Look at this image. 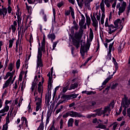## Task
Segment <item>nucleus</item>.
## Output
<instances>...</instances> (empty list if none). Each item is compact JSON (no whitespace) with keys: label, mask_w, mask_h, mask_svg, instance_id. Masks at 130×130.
<instances>
[{"label":"nucleus","mask_w":130,"mask_h":130,"mask_svg":"<svg viewBox=\"0 0 130 130\" xmlns=\"http://www.w3.org/2000/svg\"><path fill=\"white\" fill-rule=\"evenodd\" d=\"M39 48L37 55V70L36 71V76L35 79H34V82L32 84L31 87V92H34L35 90V87L36 86V84L38 83V81L40 80L41 77V73H40V68H38V67H42V51L43 52H45V38H43L42 42V48L40 49V43H39ZM42 50V51H41Z\"/></svg>","instance_id":"f257e3e1"},{"label":"nucleus","mask_w":130,"mask_h":130,"mask_svg":"<svg viewBox=\"0 0 130 130\" xmlns=\"http://www.w3.org/2000/svg\"><path fill=\"white\" fill-rule=\"evenodd\" d=\"M93 38H94V33L93 32V30L92 28L89 29V41H87L86 44L84 46H82L80 49V53L81 56L84 58V56H85V54L88 52L89 49H90V46H91V42H92V40H93Z\"/></svg>","instance_id":"f03ea898"},{"label":"nucleus","mask_w":130,"mask_h":130,"mask_svg":"<svg viewBox=\"0 0 130 130\" xmlns=\"http://www.w3.org/2000/svg\"><path fill=\"white\" fill-rule=\"evenodd\" d=\"M13 9L11 7V5L9 4L8 2V7H4V6H2V8H0V17H2L3 19L7 18L8 17V14L9 15H13Z\"/></svg>","instance_id":"7ed1b4c3"},{"label":"nucleus","mask_w":130,"mask_h":130,"mask_svg":"<svg viewBox=\"0 0 130 130\" xmlns=\"http://www.w3.org/2000/svg\"><path fill=\"white\" fill-rule=\"evenodd\" d=\"M108 111V112H110V108L109 107V106H107L103 109H100L96 110L95 111H94V112H96V114H92L91 115L93 117H95L96 115H99V116H100L102 115V114H105V113H106Z\"/></svg>","instance_id":"20e7f679"},{"label":"nucleus","mask_w":130,"mask_h":130,"mask_svg":"<svg viewBox=\"0 0 130 130\" xmlns=\"http://www.w3.org/2000/svg\"><path fill=\"white\" fill-rule=\"evenodd\" d=\"M69 116H71V117H82V115L77 112L71 111L66 113L63 115L64 118H67V117H69Z\"/></svg>","instance_id":"39448f33"},{"label":"nucleus","mask_w":130,"mask_h":130,"mask_svg":"<svg viewBox=\"0 0 130 130\" xmlns=\"http://www.w3.org/2000/svg\"><path fill=\"white\" fill-rule=\"evenodd\" d=\"M124 23V18H122L121 19H118L116 20L114 24L115 26L118 29V28H120V31H121L123 28V23Z\"/></svg>","instance_id":"423d86ee"},{"label":"nucleus","mask_w":130,"mask_h":130,"mask_svg":"<svg viewBox=\"0 0 130 130\" xmlns=\"http://www.w3.org/2000/svg\"><path fill=\"white\" fill-rule=\"evenodd\" d=\"M117 9H119L118 15L120 16L124 11H125V8H126V3L123 2L121 5L120 3H118L116 6Z\"/></svg>","instance_id":"0eeeda50"},{"label":"nucleus","mask_w":130,"mask_h":130,"mask_svg":"<svg viewBox=\"0 0 130 130\" xmlns=\"http://www.w3.org/2000/svg\"><path fill=\"white\" fill-rule=\"evenodd\" d=\"M13 104H14V110L13 112L14 115L17 114V112H18V110H19V108L21 106L22 104V101H19V103L18 104V99H16L13 103Z\"/></svg>","instance_id":"6e6552de"},{"label":"nucleus","mask_w":130,"mask_h":130,"mask_svg":"<svg viewBox=\"0 0 130 130\" xmlns=\"http://www.w3.org/2000/svg\"><path fill=\"white\" fill-rule=\"evenodd\" d=\"M80 14L81 15V18L79 19V25L80 27V28H82L84 29H87V27L86 26V24L85 25V22L86 21V18H85V16L81 12H80Z\"/></svg>","instance_id":"1a4fd4ad"},{"label":"nucleus","mask_w":130,"mask_h":130,"mask_svg":"<svg viewBox=\"0 0 130 130\" xmlns=\"http://www.w3.org/2000/svg\"><path fill=\"white\" fill-rule=\"evenodd\" d=\"M35 101L36 102V111L41 110L42 105V100L40 98L36 97Z\"/></svg>","instance_id":"9d476101"},{"label":"nucleus","mask_w":130,"mask_h":130,"mask_svg":"<svg viewBox=\"0 0 130 130\" xmlns=\"http://www.w3.org/2000/svg\"><path fill=\"white\" fill-rule=\"evenodd\" d=\"M130 104V100H128V98L126 97V95H124V98L122 99L121 105L123 107L126 108L128 107V105Z\"/></svg>","instance_id":"9b49d317"},{"label":"nucleus","mask_w":130,"mask_h":130,"mask_svg":"<svg viewBox=\"0 0 130 130\" xmlns=\"http://www.w3.org/2000/svg\"><path fill=\"white\" fill-rule=\"evenodd\" d=\"M113 44H114V42L110 43L109 46V50L107 55V59H108V60H110L111 59V51H112V50L113 51L114 50Z\"/></svg>","instance_id":"f8f14e48"},{"label":"nucleus","mask_w":130,"mask_h":130,"mask_svg":"<svg viewBox=\"0 0 130 130\" xmlns=\"http://www.w3.org/2000/svg\"><path fill=\"white\" fill-rule=\"evenodd\" d=\"M10 109V107L8 105H5L4 108L0 110V119L2 120V116H5L8 111H9Z\"/></svg>","instance_id":"ddd939ff"},{"label":"nucleus","mask_w":130,"mask_h":130,"mask_svg":"<svg viewBox=\"0 0 130 130\" xmlns=\"http://www.w3.org/2000/svg\"><path fill=\"white\" fill-rule=\"evenodd\" d=\"M47 76L49 77L48 89L49 92H51L52 90V76L50 75V72L48 73Z\"/></svg>","instance_id":"4468645a"},{"label":"nucleus","mask_w":130,"mask_h":130,"mask_svg":"<svg viewBox=\"0 0 130 130\" xmlns=\"http://www.w3.org/2000/svg\"><path fill=\"white\" fill-rule=\"evenodd\" d=\"M43 83H44V78L42 77L41 82H40L38 84V91L40 94H41V96H42V92L43 91Z\"/></svg>","instance_id":"2eb2a0df"},{"label":"nucleus","mask_w":130,"mask_h":130,"mask_svg":"<svg viewBox=\"0 0 130 130\" xmlns=\"http://www.w3.org/2000/svg\"><path fill=\"white\" fill-rule=\"evenodd\" d=\"M72 82H75L74 84H72L70 87L69 88V90H73L74 89H76L77 87H78V83H79V80L77 78H75L72 80Z\"/></svg>","instance_id":"dca6fc26"},{"label":"nucleus","mask_w":130,"mask_h":130,"mask_svg":"<svg viewBox=\"0 0 130 130\" xmlns=\"http://www.w3.org/2000/svg\"><path fill=\"white\" fill-rule=\"evenodd\" d=\"M14 74H15V71H13L12 72H7L4 78V80H7V79L10 77L8 80L12 81V80H13V77H14Z\"/></svg>","instance_id":"f3484780"},{"label":"nucleus","mask_w":130,"mask_h":130,"mask_svg":"<svg viewBox=\"0 0 130 130\" xmlns=\"http://www.w3.org/2000/svg\"><path fill=\"white\" fill-rule=\"evenodd\" d=\"M118 29V28L115 25L114 26L113 24H111L108 27V33L109 34H112V33H114Z\"/></svg>","instance_id":"a211bd4d"},{"label":"nucleus","mask_w":130,"mask_h":130,"mask_svg":"<svg viewBox=\"0 0 130 130\" xmlns=\"http://www.w3.org/2000/svg\"><path fill=\"white\" fill-rule=\"evenodd\" d=\"M83 33H84V29L83 28L80 26V29L79 30V33L75 34V37L76 39H81L82 36H83Z\"/></svg>","instance_id":"6ab92c4d"},{"label":"nucleus","mask_w":130,"mask_h":130,"mask_svg":"<svg viewBox=\"0 0 130 130\" xmlns=\"http://www.w3.org/2000/svg\"><path fill=\"white\" fill-rule=\"evenodd\" d=\"M16 15L17 16L18 19V30H19V29H20V24H21V21L22 20V19L20 18V17H21V12H20L19 9H18L17 10Z\"/></svg>","instance_id":"aec40b11"},{"label":"nucleus","mask_w":130,"mask_h":130,"mask_svg":"<svg viewBox=\"0 0 130 130\" xmlns=\"http://www.w3.org/2000/svg\"><path fill=\"white\" fill-rule=\"evenodd\" d=\"M91 21H92V26H93L95 29L98 28V21L96 19V17L94 15L91 16Z\"/></svg>","instance_id":"412c9836"},{"label":"nucleus","mask_w":130,"mask_h":130,"mask_svg":"<svg viewBox=\"0 0 130 130\" xmlns=\"http://www.w3.org/2000/svg\"><path fill=\"white\" fill-rule=\"evenodd\" d=\"M21 124L19 125V127H20V128L23 127V125H25L26 127H28V121H27V119L26 118L22 117L21 118Z\"/></svg>","instance_id":"4be33fe9"},{"label":"nucleus","mask_w":130,"mask_h":130,"mask_svg":"<svg viewBox=\"0 0 130 130\" xmlns=\"http://www.w3.org/2000/svg\"><path fill=\"white\" fill-rule=\"evenodd\" d=\"M10 123V115L8 114L6 117V123L3 125L2 130H8V124Z\"/></svg>","instance_id":"5701e85b"},{"label":"nucleus","mask_w":130,"mask_h":130,"mask_svg":"<svg viewBox=\"0 0 130 130\" xmlns=\"http://www.w3.org/2000/svg\"><path fill=\"white\" fill-rule=\"evenodd\" d=\"M17 27H18V23H17V21H14L13 23L11 25V27L10 29H12V33H15L16 32V30H17Z\"/></svg>","instance_id":"b1692460"},{"label":"nucleus","mask_w":130,"mask_h":130,"mask_svg":"<svg viewBox=\"0 0 130 130\" xmlns=\"http://www.w3.org/2000/svg\"><path fill=\"white\" fill-rule=\"evenodd\" d=\"M44 112L43 111L42 114V116H41L42 122H41V123L40 124V125H39L37 130H43V129H44V124L43 123V118H44L43 113H44Z\"/></svg>","instance_id":"393cba45"},{"label":"nucleus","mask_w":130,"mask_h":130,"mask_svg":"<svg viewBox=\"0 0 130 130\" xmlns=\"http://www.w3.org/2000/svg\"><path fill=\"white\" fill-rule=\"evenodd\" d=\"M12 81L11 80H7L5 83L3 84V89H6L8 88L9 85H12Z\"/></svg>","instance_id":"a878e982"},{"label":"nucleus","mask_w":130,"mask_h":130,"mask_svg":"<svg viewBox=\"0 0 130 130\" xmlns=\"http://www.w3.org/2000/svg\"><path fill=\"white\" fill-rule=\"evenodd\" d=\"M73 25L71 27L72 30L75 29L76 31H78V30H79V25L77 23V22H76V20L73 21Z\"/></svg>","instance_id":"bb28decb"},{"label":"nucleus","mask_w":130,"mask_h":130,"mask_svg":"<svg viewBox=\"0 0 130 130\" xmlns=\"http://www.w3.org/2000/svg\"><path fill=\"white\" fill-rule=\"evenodd\" d=\"M86 23L84 24V25H86V27L87 25L88 27L89 28L90 25H91V18L89 16H86Z\"/></svg>","instance_id":"cd10ccee"},{"label":"nucleus","mask_w":130,"mask_h":130,"mask_svg":"<svg viewBox=\"0 0 130 130\" xmlns=\"http://www.w3.org/2000/svg\"><path fill=\"white\" fill-rule=\"evenodd\" d=\"M48 38H49V39H50L51 40L52 42H53V40L55 39V35H54V34H49L48 35Z\"/></svg>","instance_id":"c85d7f7f"},{"label":"nucleus","mask_w":130,"mask_h":130,"mask_svg":"<svg viewBox=\"0 0 130 130\" xmlns=\"http://www.w3.org/2000/svg\"><path fill=\"white\" fill-rule=\"evenodd\" d=\"M101 9L102 10V11L103 12V13H105V7L104 6V2H103V1H102L101 4Z\"/></svg>","instance_id":"c756f323"},{"label":"nucleus","mask_w":130,"mask_h":130,"mask_svg":"<svg viewBox=\"0 0 130 130\" xmlns=\"http://www.w3.org/2000/svg\"><path fill=\"white\" fill-rule=\"evenodd\" d=\"M64 101H66V97L63 96H61V100H59L57 103L58 105H59V104H62Z\"/></svg>","instance_id":"7c9ffc66"},{"label":"nucleus","mask_w":130,"mask_h":130,"mask_svg":"<svg viewBox=\"0 0 130 130\" xmlns=\"http://www.w3.org/2000/svg\"><path fill=\"white\" fill-rule=\"evenodd\" d=\"M27 111L28 113H31L32 111H33V109H32V107L30 103L28 104V106L27 108Z\"/></svg>","instance_id":"2f4dec72"},{"label":"nucleus","mask_w":130,"mask_h":130,"mask_svg":"<svg viewBox=\"0 0 130 130\" xmlns=\"http://www.w3.org/2000/svg\"><path fill=\"white\" fill-rule=\"evenodd\" d=\"M70 10H71V14L73 19H75V12L74 11V9H73L72 7H70Z\"/></svg>","instance_id":"473e14b6"},{"label":"nucleus","mask_w":130,"mask_h":130,"mask_svg":"<svg viewBox=\"0 0 130 130\" xmlns=\"http://www.w3.org/2000/svg\"><path fill=\"white\" fill-rule=\"evenodd\" d=\"M73 122H74V119L71 118L68 121V126H73Z\"/></svg>","instance_id":"72a5a7b5"},{"label":"nucleus","mask_w":130,"mask_h":130,"mask_svg":"<svg viewBox=\"0 0 130 130\" xmlns=\"http://www.w3.org/2000/svg\"><path fill=\"white\" fill-rule=\"evenodd\" d=\"M9 48H12V47H13V44L14 43V38H13L12 39H11L9 41Z\"/></svg>","instance_id":"f704fd0d"},{"label":"nucleus","mask_w":130,"mask_h":130,"mask_svg":"<svg viewBox=\"0 0 130 130\" xmlns=\"http://www.w3.org/2000/svg\"><path fill=\"white\" fill-rule=\"evenodd\" d=\"M111 79V77H108L105 79V80L103 82L102 85H106L107 83H108V81H110Z\"/></svg>","instance_id":"c9c22d12"},{"label":"nucleus","mask_w":130,"mask_h":130,"mask_svg":"<svg viewBox=\"0 0 130 130\" xmlns=\"http://www.w3.org/2000/svg\"><path fill=\"white\" fill-rule=\"evenodd\" d=\"M104 3L107 8H109L110 7V2H109V0H105Z\"/></svg>","instance_id":"e433bc0d"},{"label":"nucleus","mask_w":130,"mask_h":130,"mask_svg":"<svg viewBox=\"0 0 130 130\" xmlns=\"http://www.w3.org/2000/svg\"><path fill=\"white\" fill-rule=\"evenodd\" d=\"M20 61V59L17 60V61H16V66L17 70H19V69H20V66L21 65V62Z\"/></svg>","instance_id":"4c0bfd02"},{"label":"nucleus","mask_w":130,"mask_h":130,"mask_svg":"<svg viewBox=\"0 0 130 130\" xmlns=\"http://www.w3.org/2000/svg\"><path fill=\"white\" fill-rule=\"evenodd\" d=\"M14 68V64L13 63H11L9 64L8 67V70L10 72H12L13 71V68Z\"/></svg>","instance_id":"58836bf2"},{"label":"nucleus","mask_w":130,"mask_h":130,"mask_svg":"<svg viewBox=\"0 0 130 130\" xmlns=\"http://www.w3.org/2000/svg\"><path fill=\"white\" fill-rule=\"evenodd\" d=\"M17 89H18V84H17V82H15L14 85H13V91L15 92L17 90Z\"/></svg>","instance_id":"ea45409f"},{"label":"nucleus","mask_w":130,"mask_h":130,"mask_svg":"<svg viewBox=\"0 0 130 130\" xmlns=\"http://www.w3.org/2000/svg\"><path fill=\"white\" fill-rule=\"evenodd\" d=\"M113 125V130L116 129V128L117 127V125H118V124H117L116 122H114L112 124Z\"/></svg>","instance_id":"a19ab883"},{"label":"nucleus","mask_w":130,"mask_h":130,"mask_svg":"<svg viewBox=\"0 0 130 130\" xmlns=\"http://www.w3.org/2000/svg\"><path fill=\"white\" fill-rule=\"evenodd\" d=\"M7 93H8V90L7 89H5V91H4V92L2 95L1 99H4V97H5V96H7Z\"/></svg>","instance_id":"79ce46f5"},{"label":"nucleus","mask_w":130,"mask_h":130,"mask_svg":"<svg viewBox=\"0 0 130 130\" xmlns=\"http://www.w3.org/2000/svg\"><path fill=\"white\" fill-rule=\"evenodd\" d=\"M60 123V128L61 129L63 127V121L62 119H61L59 122Z\"/></svg>","instance_id":"37998d69"},{"label":"nucleus","mask_w":130,"mask_h":130,"mask_svg":"<svg viewBox=\"0 0 130 130\" xmlns=\"http://www.w3.org/2000/svg\"><path fill=\"white\" fill-rule=\"evenodd\" d=\"M74 45H75L76 48H79V47H80V42L76 41L74 43Z\"/></svg>","instance_id":"c03bdc74"},{"label":"nucleus","mask_w":130,"mask_h":130,"mask_svg":"<svg viewBox=\"0 0 130 130\" xmlns=\"http://www.w3.org/2000/svg\"><path fill=\"white\" fill-rule=\"evenodd\" d=\"M62 109H63V106H61L60 108L56 110V112L57 114L59 113V112H60V111H61Z\"/></svg>","instance_id":"a18cd8bd"},{"label":"nucleus","mask_w":130,"mask_h":130,"mask_svg":"<svg viewBox=\"0 0 130 130\" xmlns=\"http://www.w3.org/2000/svg\"><path fill=\"white\" fill-rule=\"evenodd\" d=\"M92 58V57H89L87 58V59L85 61V62L83 63V66H86L88 62L90 61V60Z\"/></svg>","instance_id":"49530a36"},{"label":"nucleus","mask_w":130,"mask_h":130,"mask_svg":"<svg viewBox=\"0 0 130 130\" xmlns=\"http://www.w3.org/2000/svg\"><path fill=\"white\" fill-rule=\"evenodd\" d=\"M51 94L50 93H48V94H47L46 95V100H50L51 99Z\"/></svg>","instance_id":"de8ad7c7"},{"label":"nucleus","mask_w":130,"mask_h":130,"mask_svg":"<svg viewBox=\"0 0 130 130\" xmlns=\"http://www.w3.org/2000/svg\"><path fill=\"white\" fill-rule=\"evenodd\" d=\"M56 45H57V42H53V49L52 50H54V49L56 47Z\"/></svg>","instance_id":"09e8293b"},{"label":"nucleus","mask_w":130,"mask_h":130,"mask_svg":"<svg viewBox=\"0 0 130 130\" xmlns=\"http://www.w3.org/2000/svg\"><path fill=\"white\" fill-rule=\"evenodd\" d=\"M9 58H8V56H7L6 60L5 61V68H6L7 67L8 64L9 63Z\"/></svg>","instance_id":"8fccbe9b"},{"label":"nucleus","mask_w":130,"mask_h":130,"mask_svg":"<svg viewBox=\"0 0 130 130\" xmlns=\"http://www.w3.org/2000/svg\"><path fill=\"white\" fill-rule=\"evenodd\" d=\"M25 6L26 7V10L28 11V12H29L30 11V9H32V7H31L30 6H28V4H27V3H25Z\"/></svg>","instance_id":"3c124183"},{"label":"nucleus","mask_w":130,"mask_h":130,"mask_svg":"<svg viewBox=\"0 0 130 130\" xmlns=\"http://www.w3.org/2000/svg\"><path fill=\"white\" fill-rule=\"evenodd\" d=\"M114 64L115 66L116 71H117V70L118 69V63H117V62L116 61L114 62Z\"/></svg>","instance_id":"603ef678"},{"label":"nucleus","mask_w":130,"mask_h":130,"mask_svg":"<svg viewBox=\"0 0 130 130\" xmlns=\"http://www.w3.org/2000/svg\"><path fill=\"white\" fill-rule=\"evenodd\" d=\"M3 103H4V99H0V108H2L3 107Z\"/></svg>","instance_id":"864d4df0"},{"label":"nucleus","mask_w":130,"mask_h":130,"mask_svg":"<svg viewBox=\"0 0 130 130\" xmlns=\"http://www.w3.org/2000/svg\"><path fill=\"white\" fill-rule=\"evenodd\" d=\"M28 4H35L36 3V0H27Z\"/></svg>","instance_id":"5fc2aeb1"},{"label":"nucleus","mask_w":130,"mask_h":130,"mask_svg":"<svg viewBox=\"0 0 130 130\" xmlns=\"http://www.w3.org/2000/svg\"><path fill=\"white\" fill-rule=\"evenodd\" d=\"M63 24H59V23H58V25H57V26H58V27H56L57 28H56V33H57V32H58V31H59V27H60L61 26H62Z\"/></svg>","instance_id":"6e6d98bb"},{"label":"nucleus","mask_w":130,"mask_h":130,"mask_svg":"<svg viewBox=\"0 0 130 130\" xmlns=\"http://www.w3.org/2000/svg\"><path fill=\"white\" fill-rule=\"evenodd\" d=\"M93 94H95V93H94V92H93L92 91H86L87 95H92Z\"/></svg>","instance_id":"4d7b16f0"},{"label":"nucleus","mask_w":130,"mask_h":130,"mask_svg":"<svg viewBox=\"0 0 130 130\" xmlns=\"http://www.w3.org/2000/svg\"><path fill=\"white\" fill-rule=\"evenodd\" d=\"M118 86V84L117 83H115V84H113V85H112L111 88V89H115Z\"/></svg>","instance_id":"13d9d810"},{"label":"nucleus","mask_w":130,"mask_h":130,"mask_svg":"<svg viewBox=\"0 0 130 130\" xmlns=\"http://www.w3.org/2000/svg\"><path fill=\"white\" fill-rule=\"evenodd\" d=\"M105 27H109L110 25H109V24H108V19L107 18L105 23Z\"/></svg>","instance_id":"bf43d9fd"},{"label":"nucleus","mask_w":130,"mask_h":130,"mask_svg":"<svg viewBox=\"0 0 130 130\" xmlns=\"http://www.w3.org/2000/svg\"><path fill=\"white\" fill-rule=\"evenodd\" d=\"M51 50V47L48 46V45H47V52L48 53Z\"/></svg>","instance_id":"052dcab7"},{"label":"nucleus","mask_w":130,"mask_h":130,"mask_svg":"<svg viewBox=\"0 0 130 130\" xmlns=\"http://www.w3.org/2000/svg\"><path fill=\"white\" fill-rule=\"evenodd\" d=\"M62 6H63V3L60 2V3H59L58 4H57V7L58 8H61V7H62Z\"/></svg>","instance_id":"680f3d73"},{"label":"nucleus","mask_w":130,"mask_h":130,"mask_svg":"<svg viewBox=\"0 0 130 130\" xmlns=\"http://www.w3.org/2000/svg\"><path fill=\"white\" fill-rule=\"evenodd\" d=\"M4 45V42L3 41H0V52L2 51V46Z\"/></svg>","instance_id":"e2e57ef3"},{"label":"nucleus","mask_w":130,"mask_h":130,"mask_svg":"<svg viewBox=\"0 0 130 130\" xmlns=\"http://www.w3.org/2000/svg\"><path fill=\"white\" fill-rule=\"evenodd\" d=\"M10 103H12V100L11 101L6 100L5 101V105H8V104H10Z\"/></svg>","instance_id":"0e129e2a"},{"label":"nucleus","mask_w":130,"mask_h":130,"mask_svg":"<svg viewBox=\"0 0 130 130\" xmlns=\"http://www.w3.org/2000/svg\"><path fill=\"white\" fill-rule=\"evenodd\" d=\"M69 88H68V86H66V87H64L63 88V93H66L68 90H69Z\"/></svg>","instance_id":"69168bd1"},{"label":"nucleus","mask_w":130,"mask_h":130,"mask_svg":"<svg viewBox=\"0 0 130 130\" xmlns=\"http://www.w3.org/2000/svg\"><path fill=\"white\" fill-rule=\"evenodd\" d=\"M74 50H75V48L72 47L71 48V53H72L73 56H75V54H74Z\"/></svg>","instance_id":"338daca9"},{"label":"nucleus","mask_w":130,"mask_h":130,"mask_svg":"<svg viewBox=\"0 0 130 130\" xmlns=\"http://www.w3.org/2000/svg\"><path fill=\"white\" fill-rule=\"evenodd\" d=\"M91 106H95L96 105V102L95 101H92L90 103Z\"/></svg>","instance_id":"774afa93"}]
</instances>
